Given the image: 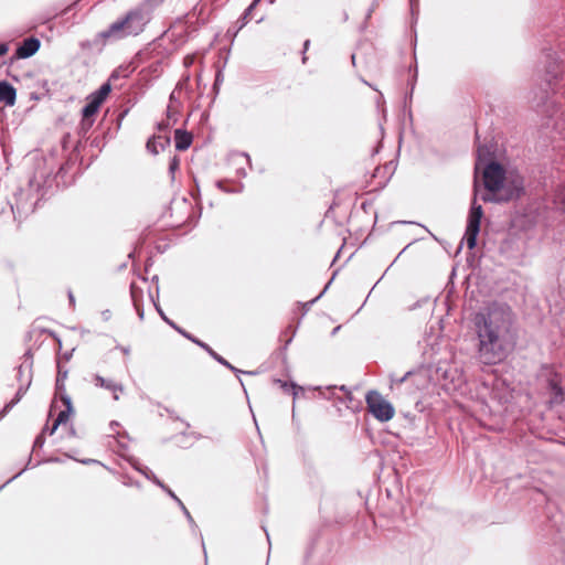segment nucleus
<instances>
[{
  "mask_svg": "<svg viewBox=\"0 0 565 565\" xmlns=\"http://www.w3.org/2000/svg\"><path fill=\"white\" fill-rule=\"evenodd\" d=\"M478 359L484 365L502 362L508 354L512 312L508 306L491 303L475 317Z\"/></svg>",
  "mask_w": 565,
  "mask_h": 565,
  "instance_id": "1",
  "label": "nucleus"
},
{
  "mask_svg": "<svg viewBox=\"0 0 565 565\" xmlns=\"http://www.w3.org/2000/svg\"><path fill=\"white\" fill-rule=\"evenodd\" d=\"M504 177V168L495 161H490L483 169V185L487 192L480 194L478 183L475 181L473 200L468 214L465 233L466 244L469 249H473L477 245V237L480 232V223L483 215L482 206L477 203V199L480 198L483 202L501 203L510 201L514 196H519L522 191V188H515L512 191H504V193H502Z\"/></svg>",
  "mask_w": 565,
  "mask_h": 565,
  "instance_id": "2",
  "label": "nucleus"
},
{
  "mask_svg": "<svg viewBox=\"0 0 565 565\" xmlns=\"http://www.w3.org/2000/svg\"><path fill=\"white\" fill-rule=\"evenodd\" d=\"M151 19L149 2L130 10L124 18L113 22L108 29L97 33L95 41H116L140 34Z\"/></svg>",
  "mask_w": 565,
  "mask_h": 565,
  "instance_id": "3",
  "label": "nucleus"
},
{
  "mask_svg": "<svg viewBox=\"0 0 565 565\" xmlns=\"http://www.w3.org/2000/svg\"><path fill=\"white\" fill-rule=\"evenodd\" d=\"M539 385L550 394L548 403L559 405L565 399L561 374L553 365H542L536 375Z\"/></svg>",
  "mask_w": 565,
  "mask_h": 565,
  "instance_id": "4",
  "label": "nucleus"
},
{
  "mask_svg": "<svg viewBox=\"0 0 565 565\" xmlns=\"http://www.w3.org/2000/svg\"><path fill=\"white\" fill-rule=\"evenodd\" d=\"M365 401L369 412L380 422H388L393 418L395 414L393 405L384 399L379 392H367Z\"/></svg>",
  "mask_w": 565,
  "mask_h": 565,
  "instance_id": "5",
  "label": "nucleus"
},
{
  "mask_svg": "<svg viewBox=\"0 0 565 565\" xmlns=\"http://www.w3.org/2000/svg\"><path fill=\"white\" fill-rule=\"evenodd\" d=\"M111 90V86L109 83H104L97 90L90 93L87 96V103L82 109L83 116V126L90 127L93 125V120H88L93 117L99 109L100 105L107 98Z\"/></svg>",
  "mask_w": 565,
  "mask_h": 565,
  "instance_id": "6",
  "label": "nucleus"
},
{
  "mask_svg": "<svg viewBox=\"0 0 565 565\" xmlns=\"http://www.w3.org/2000/svg\"><path fill=\"white\" fill-rule=\"evenodd\" d=\"M41 47V41L38 38L31 36L25 39L15 50L17 58H29L33 56Z\"/></svg>",
  "mask_w": 565,
  "mask_h": 565,
  "instance_id": "7",
  "label": "nucleus"
},
{
  "mask_svg": "<svg viewBox=\"0 0 565 565\" xmlns=\"http://www.w3.org/2000/svg\"><path fill=\"white\" fill-rule=\"evenodd\" d=\"M61 399L63 404L66 406V409L61 411L53 423L52 428L50 429V435H53L57 427L62 424H65L68 420L70 414L72 413V399L67 394H62Z\"/></svg>",
  "mask_w": 565,
  "mask_h": 565,
  "instance_id": "8",
  "label": "nucleus"
},
{
  "mask_svg": "<svg viewBox=\"0 0 565 565\" xmlns=\"http://www.w3.org/2000/svg\"><path fill=\"white\" fill-rule=\"evenodd\" d=\"M94 381H95V384L96 386H99V387H103V388H106L108 391H111L114 393V399L115 401H118L119 399V395L118 393H122L124 392V386L119 383H116L111 380H108V379H105L100 375H95L94 377Z\"/></svg>",
  "mask_w": 565,
  "mask_h": 565,
  "instance_id": "9",
  "label": "nucleus"
},
{
  "mask_svg": "<svg viewBox=\"0 0 565 565\" xmlns=\"http://www.w3.org/2000/svg\"><path fill=\"white\" fill-rule=\"evenodd\" d=\"M182 335L184 338H186L188 340L192 341L193 343H195L196 345H199L200 348H202L203 350H205L210 356H212L216 362H218L220 364L222 365H228V361H226L223 356H221L220 354H217L209 344H206L205 342L196 339L195 337H193L192 334H190L189 332H182Z\"/></svg>",
  "mask_w": 565,
  "mask_h": 565,
  "instance_id": "10",
  "label": "nucleus"
},
{
  "mask_svg": "<svg viewBox=\"0 0 565 565\" xmlns=\"http://www.w3.org/2000/svg\"><path fill=\"white\" fill-rule=\"evenodd\" d=\"M17 99L15 88L8 82H0V102L8 106L14 105Z\"/></svg>",
  "mask_w": 565,
  "mask_h": 565,
  "instance_id": "11",
  "label": "nucleus"
},
{
  "mask_svg": "<svg viewBox=\"0 0 565 565\" xmlns=\"http://www.w3.org/2000/svg\"><path fill=\"white\" fill-rule=\"evenodd\" d=\"M174 142L177 150L184 151L192 143V135L185 130L177 129L174 132Z\"/></svg>",
  "mask_w": 565,
  "mask_h": 565,
  "instance_id": "12",
  "label": "nucleus"
},
{
  "mask_svg": "<svg viewBox=\"0 0 565 565\" xmlns=\"http://www.w3.org/2000/svg\"><path fill=\"white\" fill-rule=\"evenodd\" d=\"M26 388L21 386L15 393L14 398H12L9 403L4 405V407L0 411V420L21 401L23 395L25 394Z\"/></svg>",
  "mask_w": 565,
  "mask_h": 565,
  "instance_id": "13",
  "label": "nucleus"
},
{
  "mask_svg": "<svg viewBox=\"0 0 565 565\" xmlns=\"http://www.w3.org/2000/svg\"><path fill=\"white\" fill-rule=\"evenodd\" d=\"M169 143V139L168 138H162V137H158V138H152V139H149L148 142H147V149L148 151H150L151 153L153 154H158L159 153V148L158 146L160 147V149H164V146Z\"/></svg>",
  "mask_w": 565,
  "mask_h": 565,
  "instance_id": "14",
  "label": "nucleus"
},
{
  "mask_svg": "<svg viewBox=\"0 0 565 565\" xmlns=\"http://www.w3.org/2000/svg\"><path fill=\"white\" fill-rule=\"evenodd\" d=\"M259 0H254L244 11L243 15L237 20V29L234 33V35L237 34L239 30H242L247 23H248V17L252 13V11L255 9Z\"/></svg>",
  "mask_w": 565,
  "mask_h": 565,
  "instance_id": "15",
  "label": "nucleus"
},
{
  "mask_svg": "<svg viewBox=\"0 0 565 565\" xmlns=\"http://www.w3.org/2000/svg\"><path fill=\"white\" fill-rule=\"evenodd\" d=\"M130 294H131V299H132V302H134V307H135V309L137 311V315H138L139 319L143 320L145 312H143L142 307L139 303V296L141 295V290H138L134 285H131Z\"/></svg>",
  "mask_w": 565,
  "mask_h": 565,
  "instance_id": "16",
  "label": "nucleus"
},
{
  "mask_svg": "<svg viewBox=\"0 0 565 565\" xmlns=\"http://www.w3.org/2000/svg\"><path fill=\"white\" fill-rule=\"evenodd\" d=\"M66 376H67V371H62L61 369L58 370V373H57V377H56V391L57 393L60 394V396L62 394H66L64 391H65V380H66Z\"/></svg>",
  "mask_w": 565,
  "mask_h": 565,
  "instance_id": "17",
  "label": "nucleus"
},
{
  "mask_svg": "<svg viewBox=\"0 0 565 565\" xmlns=\"http://www.w3.org/2000/svg\"><path fill=\"white\" fill-rule=\"evenodd\" d=\"M153 483H156L158 487H160L163 491H166L168 493V495L170 498H172L178 504H179V501H181L177 494L170 489L168 488L162 481H160L157 477H153Z\"/></svg>",
  "mask_w": 565,
  "mask_h": 565,
  "instance_id": "18",
  "label": "nucleus"
},
{
  "mask_svg": "<svg viewBox=\"0 0 565 565\" xmlns=\"http://www.w3.org/2000/svg\"><path fill=\"white\" fill-rule=\"evenodd\" d=\"M154 306H156V309H157L158 313L160 315V317H161V318H162V319H163V320H164V321H166L170 327H172L174 330H177L180 334H182V332H185L183 329H181L180 327H178V326H177L172 320H170V319H169V317H167V316L164 315V312L162 311V309H161L158 305H156V303H154Z\"/></svg>",
  "mask_w": 565,
  "mask_h": 565,
  "instance_id": "19",
  "label": "nucleus"
},
{
  "mask_svg": "<svg viewBox=\"0 0 565 565\" xmlns=\"http://www.w3.org/2000/svg\"><path fill=\"white\" fill-rule=\"evenodd\" d=\"M412 374L413 371L406 372L402 377H395L394 375H391V388L402 385Z\"/></svg>",
  "mask_w": 565,
  "mask_h": 565,
  "instance_id": "20",
  "label": "nucleus"
},
{
  "mask_svg": "<svg viewBox=\"0 0 565 565\" xmlns=\"http://www.w3.org/2000/svg\"><path fill=\"white\" fill-rule=\"evenodd\" d=\"M179 507L181 509V511L183 512L184 516L186 518L189 524L191 525L192 530L193 531H196L198 530V525L195 523V521L193 520L191 513L189 512V510L185 508V505L183 504L182 501H179Z\"/></svg>",
  "mask_w": 565,
  "mask_h": 565,
  "instance_id": "21",
  "label": "nucleus"
},
{
  "mask_svg": "<svg viewBox=\"0 0 565 565\" xmlns=\"http://www.w3.org/2000/svg\"><path fill=\"white\" fill-rule=\"evenodd\" d=\"M180 160L177 156L172 157L169 162V173L171 174V179H174V173L179 169Z\"/></svg>",
  "mask_w": 565,
  "mask_h": 565,
  "instance_id": "22",
  "label": "nucleus"
},
{
  "mask_svg": "<svg viewBox=\"0 0 565 565\" xmlns=\"http://www.w3.org/2000/svg\"><path fill=\"white\" fill-rule=\"evenodd\" d=\"M233 160L236 164L246 163L249 164L250 159L247 153H237L233 157Z\"/></svg>",
  "mask_w": 565,
  "mask_h": 565,
  "instance_id": "23",
  "label": "nucleus"
},
{
  "mask_svg": "<svg viewBox=\"0 0 565 565\" xmlns=\"http://www.w3.org/2000/svg\"><path fill=\"white\" fill-rule=\"evenodd\" d=\"M136 470H138L140 473H142L148 480H151L153 482V477H156L148 467H140L135 465L134 466Z\"/></svg>",
  "mask_w": 565,
  "mask_h": 565,
  "instance_id": "24",
  "label": "nucleus"
},
{
  "mask_svg": "<svg viewBox=\"0 0 565 565\" xmlns=\"http://www.w3.org/2000/svg\"><path fill=\"white\" fill-rule=\"evenodd\" d=\"M290 392H291V394L294 396V399H296L297 397H299L300 393L301 394L303 393V388L298 386V385H296L295 383H290Z\"/></svg>",
  "mask_w": 565,
  "mask_h": 565,
  "instance_id": "25",
  "label": "nucleus"
},
{
  "mask_svg": "<svg viewBox=\"0 0 565 565\" xmlns=\"http://www.w3.org/2000/svg\"><path fill=\"white\" fill-rule=\"evenodd\" d=\"M227 369H230L232 372H234L236 375L238 374H254V372H247V371H242L235 366H233L230 362H228V365H225Z\"/></svg>",
  "mask_w": 565,
  "mask_h": 565,
  "instance_id": "26",
  "label": "nucleus"
},
{
  "mask_svg": "<svg viewBox=\"0 0 565 565\" xmlns=\"http://www.w3.org/2000/svg\"><path fill=\"white\" fill-rule=\"evenodd\" d=\"M9 51V44L6 42H0V57L6 55Z\"/></svg>",
  "mask_w": 565,
  "mask_h": 565,
  "instance_id": "27",
  "label": "nucleus"
},
{
  "mask_svg": "<svg viewBox=\"0 0 565 565\" xmlns=\"http://www.w3.org/2000/svg\"><path fill=\"white\" fill-rule=\"evenodd\" d=\"M277 383L280 385V387L285 392H290V384H288L287 382L281 381V380H277Z\"/></svg>",
  "mask_w": 565,
  "mask_h": 565,
  "instance_id": "28",
  "label": "nucleus"
},
{
  "mask_svg": "<svg viewBox=\"0 0 565 565\" xmlns=\"http://www.w3.org/2000/svg\"><path fill=\"white\" fill-rule=\"evenodd\" d=\"M481 153H482V149H481V148H479V149H478V160H477V162H476V171H478V170L480 169V166H481V163H482V162H481Z\"/></svg>",
  "mask_w": 565,
  "mask_h": 565,
  "instance_id": "29",
  "label": "nucleus"
},
{
  "mask_svg": "<svg viewBox=\"0 0 565 565\" xmlns=\"http://www.w3.org/2000/svg\"><path fill=\"white\" fill-rule=\"evenodd\" d=\"M216 186H217L220 190L224 191V192H228V193H230V192H233L232 190H230V189H227V188H225V186H224V182H223V181H217V182H216Z\"/></svg>",
  "mask_w": 565,
  "mask_h": 565,
  "instance_id": "30",
  "label": "nucleus"
},
{
  "mask_svg": "<svg viewBox=\"0 0 565 565\" xmlns=\"http://www.w3.org/2000/svg\"><path fill=\"white\" fill-rule=\"evenodd\" d=\"M309 45H310V41H309V40H306V41H305V43H303V57H302V63H306L307 57H306L305 53H306V51L309 49Z\"/></svg>",
  "mask_w": 565,
  "mask_h": 565,
  "instance_id": "31",
  "label": "nucleus"
},
{
  "mask_svg": "<svg viewBox=\"0 0 565 565\" xmlns=\"http://www.w3.org/2000/svg\"><path fill=\"white\" fill-rule=\"evenodd\" d=\"M409 3H411L412 13L414 14L415 10L418 7V0H409Z\"/></svg>",
  "mask_w": 565,
  "mask_h": 565,
  "instance_id": "32",
  "label": "nucleus"
},
{
  "mask_svg": "<svg viewBox=\"0 0 565 565\" xmlns=\"http://www.w3.org/2000/svg\"><path fill=\"white\" fill-rule=\"evenodd\" d=\"M110 317H111V313H110V311H109V310H104V311L102 312V318H103L105 321L109 320V319H110Z\"/></svg>",
  "mask_w": 565,
  "mask_h": 565,
  "instance_id": "33",
  "label": "nucleus"
},
{
  "mask_svg": "<svg viewBox=\"0 0 565 565\" xmlns=\"http://www.w3.org/2000/svg\"><path fill=\"white\" fill-rule=\"evenodd\" d=\"M237 175L242 178L246 177V170L243 167H239L237 169Z\"/></svg>",
  "mask_w": 565,
  "mask_h": 565,
  "instance_id": "34",
  "label": "nucleus"
},
{
  "mask_svg": "<svg viewBox=\"0 0 565 565\" xmlns=\"http://www.w3.org/2000/svg\"><path fill=\"white\" fill-rule=\"evenodd\" d=\"M42 444H43V440L41 439V437H38V438L35 439V441H34V446H35V447H36V446H42Z\"/></svg>",
  "mask_w": 565,
  "mask_h": 565,
  "instance_id": "35",
  "label": "nucleus"
},
{
  "mask_svg": "<svg viewBox=\"0 0 565 565\" xmlns=\"http://www.w3.org/2000/svg\"><path fill=\"white\" fill-rule=\"evenodd\" d=\"M547 73L553 77V78H556L557 76V73L554 72V71H547Z\"/></svg>",
  "mask_w": 565,
  "mask_h": 565,
  "instance_id": "36",
  "label": "nucleus"
},
{
  "mask_svg": "<svg viewBox=\"0 0 565 565\" xmlns=\"http://www.w3.org/2000/svg\"><path fill=\"white\" fill-rule=\"evenodd\" d=\"M324 290L319 295L317 296L313 300H311L309 303H313L316 300L320 299V297L323 295Z\"/></svg>",
  "mask_w": 565,
  "mask_h": 565,
  "instance_id": "37",
  "label": "nucleus"
},
{
  "mask_svg": "<svg viewBox=\"0 0 565 565\" xmlns=\"http://www.w3.org/2000/svg\"><path fill=\"white\" fill-rule=\"evenodd\" d=\"M68 298H70L71 303H74L75 299H74V296L72 292L68 294Z\"/></svg>",
  "mask_w": 565,
  "mask_h": 565,
  "instance_id": "38",
  "label": "nucleus"
},
{
  "mask_svg": "<svg viewBox=\"0 0 565 565\" xmlns=\"http://www.w3.org/2000/svg\"><path fill=\"white\" fill-rule=\"evenodd\" d=\"M82 462L83 463H89V462H95V460L88 459V460H83Z\"/></svg>",
  "mask_w": 565,
  "mask_h": 565,
  "instance_id": "39",
  "label": "nucleus"
},
{
  "mask_svg": "<svg viewBox=\"0 0 565 565\" xmlns=\"http://www.w3.org/2000/svg\"><path fill=\"white\" fill-rule=\"evenodd\" d=\"M110 426H111V428H113L114 426H119V424H118L117 422H113V423L110 424Z\"/></svg>",
  "mask_w": 565,
  "mask_h": 565,
  "instance_id": "40",
  "label": "nucleus"
},
{
  "mask_svg": "<svg viewBox=\"0 0 565 565\" xmlns=\"http://www.w3.org/2000/svg\"><path fill=\"white\" fill-rule=\"evenodd\" d=\"M202 547H203V550H204V555L206 556V552H205V544H204V542H203V541H202Z\"/></svg>",
  "mask_w": 565,
  "mask_h": 565,
  "instance_id": "41",
  "label": "nucleus"
},
{
  "mask_svg": "<svg viewBox=\"0 0 565 565\" xmlns=\"http://www.w3.org/2000/svg\"><path fill=\"white\" fill-rule=\"evenodd\" d=\"M21 472H19L18 475L13 476V478H11L9 481L13 480V479H17L18 476H20Z\"/></svg>",
  "mask_w": 565,
  "mask_h": 565,
  "instance_id": "42",
  "label": "nucleus"
},
{
  "mask_svg": "<svg viewBox=\"0 0 565 565\" xmlns=\"http://www.w3.org/2000/svg\"><path fill=\"white\" fill-rule=\"evenodd\" d=\"M122 352L128 354L129 353V349H122Z\"/></svg>",
  "mask_w": 565,
  "mask_h": 565,
  "instance_id": "43",
  "label": "nucleus"
},
{
  "mask_svg": "<svg viewBox=\"0 0 565 565\" xmlns=\"http://www.w3.org/2000/svg\"><path fill=\"white\" fill-rule=\"evenodd\" d=\"M242 189H243V185H239V189H238V190H236V192L242 191Z\"/></svg>",
  "mask_w": 565,
  "mask_h": 565,
  "instance_id": "44",
  "label": "nucleus"
}]
</instances>
